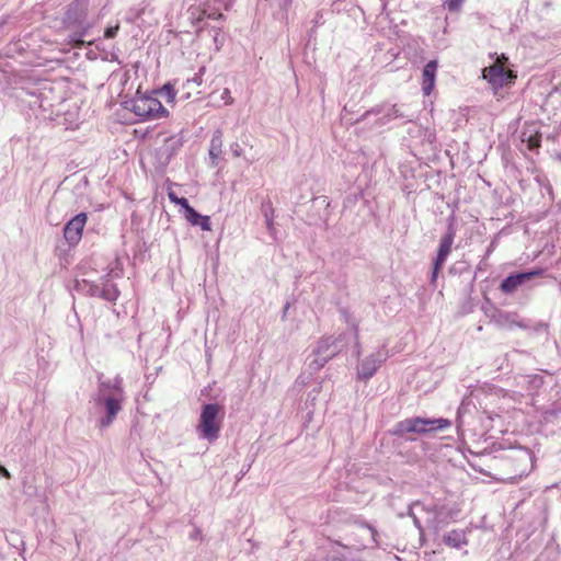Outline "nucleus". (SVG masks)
<instances>
[{"mask_svg": "<svg viewBox=\"0 0 561 561\" xmlns=\"http://www.w3.org/2000/svg\"><path fill=\"white\" fill-rule=\"evenodd\" d=\"M99 400H102L106 416L100 421L101 427L108 426L122 410V402L124 401V391L122 388V380L114 379L103 381L99 386Z\"/></svg>", "mask_w": 561, "mask_h": 561, "instance_id": "obj_1", "label": "nucleus"}, {"mask_svg": "<svg viewBox=\"0 0 561 561\" xmlns=\"http://www.w3.org/2000/svg\"><path fill=\"white\" fill-rule=\"evenodd\" d=\"M508 57L504 54L496 57L493 65L485 67L482 71L483 79L496 91L504 87H510L517 78V73L506 68Z\"/></svg>", "mask_w": 561, "mask_h": 561, "instance_id": "obj_2", "label": "nucleus"}, {"mask_svg": "<svg viewBox=\"0 0 561 561\" xmlns=\"http://www.w3.org/2000/svg\"><path fill=\"white\" fill-rule=\"evenodd\" d=\"M221 408L217 403H209L203 407L198 432L203 438L215 440L219 436L221 420H218Z\"/></svg>", "mask_w": 561, "mask_h": 561, "instance_id": "obj_3", "label": "nucleus"}, {"mask_svg": "<svg viewBox=\"0 0 561 561\" xmlns=\"http://www.w3.org/2000/svg\"><path fill=\"white\" fill-rule=\"evenodd\" d=\"M133 112L142 121L160 119L169 115V111L153 96H137L133 102Z\"/></svg>", "mask_w": 561, "mask_h": 561, "instance_id": "obj_4", "label": "nucleus"}, {"mask_svg": "<svg viewBox=\"0 0 561 561\" xmlns=\"http://www.w3.org/2000/svg\"><path fill=\"white\" fill-rule=\"evenodd\" d=\"M401 430L408 433L425 434L450 426L447 419L411 417L400 423Z\"/></svg>", "mask_w": 561, "mask_h": 561, "instance_id": "obj_5", "label": "nucleus"}, {"mask_svg": "<svg viewBox=\"0 0 561 561\" xmlns=\"http://www.w3.org/2000/svg\"><path fill=\"white\" fill-rule=\"evenodd\" d=\"M168 197L169 199L175 204L181 206L185 211V219L192 225V226H198L204 231H210L211 225H210V218L208 216H203L198 214L187 202L184 197H179L174 191H172L170 187L168 188Z\"/></svg>", "mask_w": 561, "mask_h": 561, "instance_id": "obj_6", "label": "nucleus"}, {"mask_svg": "<svg viewBox=\"0 0 561 561\" xmlns=\"http://www.w3.org/2000/svg\"><path fill=\"white\" fill-rule=\"evenodd\" d=\"M455 239V231L450 227L448 232L440 239L437 256L434 261L432 282H435L439 271L445 264L448 255L451 252L453 242Z\"/></svg>", "mask_w": 561, "mask_h": 561, "instance_id": "obj_7", "label": "nucleus"}, {"mask_svg": "<svg viewBox=\"0 0 561 561\" xmlns=\"http://www.w3.org/2000/svg\"><path fill=\"white\" fill-rule=\"evenodd\" d=\"M87 220V214L80 213L66 224L64 228V237L69 244L79 243L82 238V232Z\"/></svg>", "mask_w": 561, "mask_h": 561, "instance_id": "obj_8", "label": "nucleus"}, {"mask_svg": "<svg viewBox=\"0 0 561 561\" xmlns=\"http://www.w3.org/2000/svg\"><path fill=\"white\" fill-rule=\"evenodd\" d=\"M206 68L204 66L201 67L192 78H187L186 81L182 83L181 88L178 90L182 99L188 100L202 93L201 88L204 82L203 77Z\"/></svg>", "mask_w": 561, "mask_h": 561, "instance_id": "obj_9", "label": "nucleus"}, {"mask_svg": "<svg viewBox=\"0 0 561 561\" xmlns=\"http://www.w3.org/2000/svg\"><path fill=\"white\" fill-rule=\"evenodd\" d=\"M334 341L331 337L321 339L318 343L317 350L314 351V359L310 363V367L313 369H321L325 363L331 359L335 353L330 351Z\"/></svg>", "mask_w": 561, "mask_h": 561, "instance_id": "obj_10", "label": "nucleus"}, {"mask_svg": "<svg viewBox=\"0 0 561 561\" xmlns=\"http://www.w3.org/2000/svg\"><path fill=\"white\" fill-rule=\"evenodd\" d=\"M542 274L541 270H536L531 272L518 273L515 275L507 276L500 285V288L503 293L510 294L513 293L517 287L523 285L525 282H528L537 276Z\"/></svg>", "mask_w": 561, "mask_h": 561, "instance_id": "obj_11", "label": "nucleus"}, {"mask_svg": "<svg viewBox=\"0 0 561 561\" xmlns=\"http://www.w3.org/2000/svg\"><path fill=\"white\" fill-rule=\"evenodd\" d=\"M437 70V61L431 60L428 61L424 68L422 73V90L424 95H430L435 85Z\"/></svg>", "mask_w": 561, "mask_h": 561, "instance_id": "obj_12", "label": "nucleus"}, {"mask_svg": "<svg viewBox=\"0 0 561 561\" xmlns=\"http://www.w3.org/2000/svg\"><path fill=\"white\" fill-rule=\"evenodd\" d=\"M443 541L450 548L459 549L468 545L466 533L461 529H453L443 537Z\"/></svg>", "mask_w": 561, "mask_h": 561, "instance_id": "obj_13", "label": "nucleus"}, {"mask_svg": "<svg viewBox=\"0 0 561 561\" xmlns=\"http://www.w3.org/2000/svg\"><path fill=\"white\" fill-rule=\"evenodd\" d=\"M378 363L374 358H367L362 363L360 370L358 371V376L362 379H369L378 369Z\"/></svg>", "mask_w": 561, "mask_h": 561, "instance_id": "obj_14", "label": "nucleus"}, {"mask_svg": "<svg viewBox=\"0 0 561 561\" xmlns=\"http://www.w3.org/2000/svg\"><path fill=\"white\" fill-rule=\"evenodd\" d=\"M463 0H445L444 4L450 12H458Z\"/></svg>", "mask_w": 561, "mask_h": 561, "instance_id": "obj_15", "label": "nucleus"}, {"mask_svg": "<svg viewBox=\"0 0 561 561\" xmlns=\"http://www.w3.org/2000/svg\"><path fill=\"white\" fill-rule=\"evenodd\" d=\"M527 145L530 150L539 148L540 147V136H538V135L530 136L527 140Z\"/></svg>", "mask_w": 561, "mask_h": 561, "instance_id": "obj_16", "label": "nucleus"}, {"mask_svg": "<svg viewBox=\"0 0 561 561\" xmlns=\"http://www.w3.org/2000/svg\"><path fill=\"white\" fill-rule=\"evenodd\" d=\"M119 30V25L116 24L115 26H110L104 32L105 38H114L117 35V32Z\"/></svg>", "mask_w": 561, "mask_h": 561, "instance_id": "obj_17", "label": "nucleus"}, {"mask_svg": "<svg viewBox=\"0 0 561 561\" xmlns=\"http://www.w3.org/2000/svg\"><path fill=\"white\" fill-rule=\"evenodd\" d=\"M221 99L225 101L226 105H230L233 103V98L231 96V92L228 88H225L221 93Z\"/></svg>", "mask_w": 561, "mask_h": 561, "instance_id": "obj_18", "label": "nucleus"}, {"mask_svg": "<svg viewBox=\"0 0 561 561\" xmlns=\"http://www.w3.org/2000/svg\"><path fill=\"white\" fill-rule=\"evenodd\" d=\"M163 89L168 92V94H169L170 96H172V98L174 96V94H175V90H174V85H173V84H171V83H167V84L163 87Z\"/></svg>", "mask_w": 561, "mask_h": 561, "instance_id": "obj_19", "label": "nucleus"}, {"mask_svg": "<svg viewBox=\"0 0 561 561\" xmlns=\"http://www.w3.org/2000/svg\"><path fill=\"white\" fill-rule=\"evenodd\" d=\"M0 474L7 479L11 478L10 472L0 463Z\"/></svg>", "mask_w": 561, "mask_h": 561, "instance_id": "obj_20", "label": "nucleus"}, {"mask_svg": "<svg viewBox=\"0 0 561 561\" xmlns=\"http://www.w3.org/2000/svg\"><path fill=\"white\" fill-rule=\"evenodd\" d=\"M84 42L82 39H76L73 42V47H77V48H80L81 46H83Z\"/></svg>", "mask_w": 561, "mask_h": 561, "instance_id": "obj_21", "label": "nucleus"}, {"mask_svg": "<svg viewBox=\"0 0 561 561\" xmlns=\"http://www.w3.org/2000/svg\"><path fill=\"white\" fill-rule=\"evenodd\" d=\"M267 226H268V229H273V222H272V220L267 219Z\"/></svg>", "mask_w": 561, "mask_h": 561, "instance_id": "obj_22", "label": "nucleus"}]
</instances>
